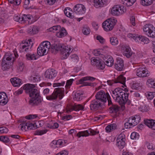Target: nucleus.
I'll use <instances>...</instances> for the list:
<instances>
[{
	"mask_svg": "<svg viewBox=\"0 0 155 155\" xmlns=\"http://www.w3.org/2000/svg\"><path fill=\"white\" fill-rule=\"evenodd\" d=\"M23 89L31 97L29 101L30 105H36L41 103V100L39 91L35 88V85L30 84H25Z\"/></svg>",
	"mask_w": 155,
	"mask_h": 155,
	"instance_id": "f257e3e1",
	"label": "nucleus"
},
{
	"mask_svg": "<svg viewBox=\"0 0 155 155\" xmlns=\"http://www.w3.org/2000/svg\"><path fill=\"white\" fill-rule=\"evenodd\" d=\"M129 94L126 93L122 89L118 87L112 91V96L114 99L120 104H127L128 105L133 104H131V100L128 99Z\"/></svg>",
	"mask_w": 155,
	"mask_h": 155,
	"instance_id": "f03ea898",
	"label": "nucleus"
},
{
	"mask_svg": "<svg viewBox=\"0 0 155 155\" xmlns=\"http://www.w3.org/2000/svg\"><path fill=\"white\" fill-rule=\"evenodd\" d=\"M53 48L56 51L59 50L64 55L63 58L65 59L66 58L69 56L70 53L72 51L71 48L60 44L54 45Z\"/></svg>",
	"mask_w": 155,
	"mask_h": 155,
	"instance_id": "7ed1b4c3",
	"label": "nucleus"
},
{
	"mask_svg": "<svg viewBox=\"0 0 155 155\" xmlns=\"http://www.w3.org/2000/svg\"><path fill=\"white\" fill-rule=\"evenodd\" d=\"M64 89L62 87L55 88L53 92L49 96H46V98L48 100H53L57 99L58 97L59 99H61L64 96Z\"/></svg>",
	"mask_w": 155,
	"mask_h": 155,
	"instance_id": "20e7f679",
	"label": "nucleus"
},
{
	"mask_svg": "<svg viewBox=\"0 0 155 155\" xmlns=\"http://www.w3.org/2000/svg\"><path fill=\"white\" fill-rule=\"evenodd\" d=\"M51 47L50 43L48 41H43L37 48V53L40 56L47 54Z\"/></svg>",
	"mask_w": 155,
	"mask_h": 155,
	"instance_id": "39448f33",
	"label": "nucleus"
},
{
	"mask_svg": "<svg viewBox=\"0 0 155 155\" xmlns=\"http://www.w3.org/2000/svg\"><path fill=\"white\" fill-rule=\"evenodd\" d=\"M140 120V117L139 115L131 117L128 119L127 122L125 123L124 127L126 129L132 128L137 124Z\"/></svg>",
	"mask_w": 155,
	"mask_h": 155,
	"instance_id": "423d86ee",
	"label": "nucleus"
},
{
	"mask_svg": "<svg viewBox=\"0 0 155 155\" xmlns=\"http://www.w3.org/2000/svg\"><path fill=\"white\" fill-rule=\"evenodd\" d=\"M117 21V20L116 19L109 18L103 22L102 27L105 31H110L112 30Z\"/></svg>",
	"mask_w": 155,
	"mask_h": 155,
	"instance_id": "0eeeda50",
	"label": "nucleus"
},
{
	"mask_svg": "<svg viewBox=\"0 0 155 155\" xmlns=\"http://www.w3.org/2000/svg\"><path fill=\"white\" fill-rule=\"evenodd\" d=\"M143 30L145 34L148 37L155 38V28L151 24H147L143 27Z\"/></svg>",
	"mask_w": 155,
	"mask_h": 155,
	"instance_id": "6e6552de",
	"label": "nucleus"
},
{
	"mask_svg": "<svg viewBox=\"0 0 155 155\" xmlns=\"http://www.w3.org/2000/svg\"><path fill=\"white\" fill-rule=\"evenodd\" d=\"M126 10L124 7L120 5L114 6L111 9V13L114 16H119L124 14Z\"/></svg>",
	"mask_w": 155,
	"mask_h": 155,
	"instance_id": "1a4fd4ad",
	"label": "nucleus"
},
{
	"mask_svg": "<svg viewBox=\"0 0 155 155\" xmlns=\"http://www.w3.org/2000/svg\"><path fill=\"white\" fill-rule=\"evenodd\" d=\"M104 102H102L95 99L91 101L90 105V108L92 110H96L101 109L102 108L103 105H104Z\"/></svg>",
	"mask_w": 155,
	"mask_h": 155,
	"instance_id": "9d476101",
	"label": "nucleus"
},
{
	"mask_svg": "<svg viewBox=\"0 0 155 155\" xmlns=\"http://www.w3.org/2000/svg\"><path fill=\"white\" fill-rule=\"evenodd\" d=\"M13 58L12 54L9 52L6 53L3 58L2 62V65L4 68L9 67V65H10L13 64V63L7 61H8L12 60V58Z\"/></svg>",
	"mask_w": 155,
	"mask_h": 155,
	"instance_id": "9b49d317",
	"label": "nucleus"
},
{
	"mask_svg": "<svg viewBox=\"0 0 155 155\" xmlns=\"http://www.w3.org/2000/svg\"><path fill=\"white\" fill-rule=\"evenodd\" d=\"M96 79V78L94 77L91 76H86L82 78L79 81V83L78 84H83V86H93L94 84L92 83H89L88 82H85L86 81H94Z\"/></svg>",
	"mask_w": 155,
	"mask_h": 155,
	"instance_id": "f8f14e48",
	"label": "nucleus"
},
{
	"mask_svg": "<svg viewBox=\"0 0 155 155\" xmlns=\"http://www.w3.org/2000/svg\"><path fill=\"white\" fill-rule=\"evenodd\" d=\"M21 124L18 127H20L21 130L26 131L28 129L31 130L35 129L34 124L30 123V122H26L24 120L21 121Z\"/></svg>",
	"mask_w": 155,
	"mask_h": 155,
	"instance_id": "ddd939ff",
	"label": "nucleus"
},
{
	"mask_svg": "<svg viewBox=\"0 0 155 155\" xmlns=\"http://www.w3.org/2000/svg\"><path fill=\"white\" fill-rule=\"evenodd\" d=\"M126 79V78L123 75H120L116 79L108 80L107 82L108 84L110 85H112L114 83H120L124 86L126 87L125 85Z\"/></svg>",
	"mask_w": 155,
	"mask_h": 155,
	"instance_id": "4468645a",
	"label": "nucleus"
},
{
	"mask_svg": "<svg viewBox=\"0 0 155 155\" xmlns=\"http://www.w3.org/2000/svg\"><path fill=\"white\" fill-rule=\"evenodd\" d=\"M125 135L124 134H120L117 138L116 145L120 149H122L125 145Z\"/></svg>",
	"mask_w": 155,
	"mask_h": 155,
	"instance_id": "2eb2a0df",
	"label": "nucleus"
},
{
	"mask_svg": "<svg viewBox=\"0 0 155 155\" xmlns=\"http://www.w3.org/2000/svg\"><path fill=\"white\" fill-rule=\"evenodd\" d=\"M57 72L54 68H48L45 72V77L48 79H52L55 77Z\"/></svg>",
	"mask_w": 155,
	"mask_h": 155,
	"instance_id": "dca6fc26",
	"label": "nucleus"
},
{
	"mask_svg": "<svg viewBox=\"0 0 155 155\" xmlns=\"http://www.w3.org/2000/svg\"><path fill=\"white\" fill-rule=\"evenodd\" d=\"M99 133V131H95L92 129H89L82 131L79 132L77 134V136L79 137H87L89 134H91L92 135H94Z\"/></svg>",
	"mask_w": 155,
	"mask_h": 155,
	"instance_id": "f3484780",
	"label": "nucleus"
},
{
	"mask_svg": "<svg viewBox=\"0 0 155 155\" xmlns=\"http://www.w3.org/2000/svg\"><path fill=\"white\" fill-rule=\"evenodd\" d=\"M107 94H106L105 92L103 91H101L98 92L95 95L96 99L98 100L104 104L107 102V97L108 96Z\"/></svg>",
	"mask_w": 155,
	"mask_h": 155,
	"instance_id": "a211bd4d",
	"label": "nucleus"
},
{
	"mask_svg": "<svg viewBox=\"0 0 155 155\" xmlns=\"http://www.w3.org/2000/svg\"><path fill=\"white\" fill-rule=\"evenodd\" d=\"M91 63L92 65L96 67L102 68H104L105 67L104 62L101 61L100 60L95 57L92 58L91 59Z\"/></svg>",
	"mask_w": 155,
	"mask_h": 155,
	"instance_id": "6ab92c4d",
	"label": "nucleus"
},
{
	"mask_svg": "<svg viewBox=\"0 0 155 155\" xmlns=\"http://www.w3.org/2000/svg\"><path fill=\"white\" fill-rule=\"evenodd\" d=\"M150 73V72L146 68H138L136 72L137 75L140 77L148 76Z\"/></svg>",
	"mask_w": 155,
	"mask_h": 155,
	"instance_id": "aec40b11",
	"label": "nucleus"
},
{
	"mask_svg": "<svg viewBox=\"0 0 155 155\" xmlns=\"http://www.w3.org/2000/svg\"><path fill=\"white\" fill-rule=\"evenodd\" d=\"M74 9L76 13L81 15L84 14L86 11L85 6L82 4L76 5L74 6Z\"/></svg>",
	"mask_w": 155,
	"mask_h": 155,
	"instance_id": "412c9836",
	"label": "nucleus"
},
{
	"mask_svg": "<svg viewBox=\"0 0 155 155\" xmlns=\"http://www.w3.org/2000/svg\"><path fill=\"white\" fill-rule=\"evenodd\" d=\"M31 48L30 43L27 41L21 44L19 49L21 52H28L30 50Z\"/></svg>",
	"mask_w": 155,
	"mask_h": 155,
	"instance_id": "4be33fe9",
	"label": "nucleus"
},
{
	"mask_svg": "<svg viewBox=\"0 0 155 155\" xmlns=\"http://www.w3.org/2000/svg\"><path fill=\"white\" fill-rule=\"evenodd\" d=\"M32 16L30 15H24L21 16V20L22 23L25 22L27 24H30L32 22Z\"/></svg>",
	"mask_w": 155,
	"mask_h": 155,
	"instance_id": "5701e85b",
	"label": "nucleus"
},
{
	"mask_svg": "<svg viewBox=\"0 0 155 155\" xmlns=\"http://www.w3.org/2000/svg\"><path fill=\"white\" fill-rule=\"evenodd\" d=\"M8 98L5 93L2 92H0V104L1 105H5L7 103Z\"/></svg>",
	"mask_w": 155,
	"mask_h": 155,
	"instance_id": "b1692460",
	"label": "nucleus"
},
{
	"mask_svg": "<svg viewBox=\"0 0 155 155\" xmlns=\"http://www.w3.org/2000/svg\"><path fill=\"white\" fill-rule=\"evenodd\" d=\"M10 81L14 87L19 86L22 84L21 80L17 78H14L10 79Z\"/></svg>",
	"mask_w": 155,
	"mask_h": 155,
	"instance_id": "393cba45",
	"label": "nucleus"
},
{
	"mask_svg": "<svg viewBox=\"0 0 155 155\" xmlns=\"http://www.w3.org/2000/svg\"><path fill=\"white\" fill-rule=\"evenodd\" d=\"M144 123L150 128L155 130V120L153 119L145 120Z\"/></svg>",
	"mask_w": 155,
	"mask_h": 155,
	"instance_id": "a878e982",
	"label": "nucleus"
},
{
	"mask_svg": "<svg viewBox=\"0 0 155 155\" xmlns=\"http://www.w3.org/2000/svg\"><path fill=\"white\" fill-rule=\"evenodd\" d=\"M122 51L123 55L127 58H129L132 54V52L131 51L129 47L123 48Z\"/></svg>",
	"mask_w": 155,
	"mask_h": 155,
	"instance_id": "bb28decb",
	"label": "nucleus"
},
{
	"mask_svg": "<svg viewBox=\"0 0 155 155\" xmlns=\"http://www.w3.org/2000/svg\"><path fill=\"white\" fill-rule=\"evenodd\" d=\"M84 107L81 104H75L72 106V108L68 110H67V112H70L73 111V110L78 111L80 110H84Z\"/></svg>",
	"mask_w": 155,
	"mask_h": 155,
	"instance_id": "cd10ccee",
	"label": "nucleus"
},
{
	"mask_svg": "<svg viewBox=\"0 0 155 155\" xmlns=\"http://www.w3.org/2000/svg\"><path fill=\"white\" fill-rule=\"evenodd\" d=\"M135 41H140L141 43L145 44H147L149 42V40L148 38L144 36H138L137 37L134 38Z\"/></svg>",
	"mask_w": 155,
	"mask_h": 155,
	"instance_id": "c85d7f7f",
	"label": "nucleus"
},
{
	"mask_svg": "<svg viewBox=\"0 0 155 155\" xmlns=\"http://www.w3.org/2000/svg\"><path fill=\"white\" fill-rule=\"evenodd\" d=\"M107 0H94V6L97 8L102 7L106 3Z\"/></svg>",
	"mask_w": 155,
	"mask_h": 155,
	"instance_id": "c756f323",
	"label": "nucleus"
},
{
	"mask_svg": "<svg viewBox=\"0 0 155 155\" xmlns=\"http://www.w3.org/2000/svg\"><path fill=\"white\" fill-rule=\"evenodd\" d=\"M38 30L37 26H31L28 28V33L30 34L33 35L38 32Z\"/></svg>",
	"mask_w": 155,
	"mask_h": 155,
	"instance_id": "7c9ffc66",
	"label": "nucleus"
},
{
	"mask_svg": "<svg viewBox=\"0 0 155 155\" xmlns=\"http://www.w3.org/2000/svg\"><path fill=\"white\" fill-rule=\"evenodd\" d=\"M147 84L149 87L155 89V79L150 78L147 80Z\"/></svg>",
	"mask_w": 155,
	"mask_h": 155,
	"instance_id": "2f4dec72",
	"label": "nucleus"
},
{
	"mask_svg": "<svg viewBox=\"0 0 155 155\" xmlns=\"http://www.w3.org/2000/svg\"><path fill=\"white\" fill-rule=\"evenodd\" d=\"M67 34V32L65 29L64 28H61L60 31L58 33L56 34L57 37L61 38L66 36Z\"/></svg>",
	"mask_w": 155,
	"mask_h": 155,
	"instance_id": "473e14b6",
	"label": "nucleus"
},
{
	"mask_svg": "<svg viewBox=\"0 0 155 155\" xmlns=\"http://www.w3.org/2000/svg\"><path fill=\"white\" fill-rule=\"evenodd\" d=\"M117 125L115 124H113L107 126L105 128V130L107 132H110L112 130L116 129Z\"/></svg>",
	"mask_w": 155,
	"mask_h": 155,
	"instance_id": "72a5a7b5",
	"label": "nucleus"
},
{
	"mask_svg": "<svg viewBox=\"0 0 155 155\" xmlns=\"http://www.w3.org/2000/svg\"><path fill=\"white\" fill-rule=\"evenodd\" d=\"M72 12L71 8L69 7L66 8L64 10V13L65 15L68 17L73 18H74V16L72 15Z\"/></svg>",
	"mask_w": 155,
	"mask_h": 155,
	"instance_id": "f704fd0d",
	"label": "nucleus"
},
{
	"mask_svg": "<svg viewBox=\"0 0 155 155\" xmlns=\"http://www.w3.org/2000/svg\"><path fill=\"white\" fill-rule=\"evenodd\" d=\"M83 94L79 92L75 93L73 96V99L74 100L77 101H81L82 99Z\"/></svg>",
	"mask_w": 155,
	"mask_h": 155,
	"instance_id": "c9c22d12",
	"label": "nucleus"
},
{
	"mask_svg": "<svg viewBox=\"0 0 155 155\" xmlns=\"http://www.w3.org/2000/svg\"><path fill=\"white\" fill-rule=\"evenodd\" d=\"M136 1V0H122V4L127 6L132 5Z\"/></svg>",
	"mask_w": 155,
	"mask_h": 155,
	"instance_id": "e433bc0d",
	"label": "nucleus"
},
{
	"mask_svg": "<svg viewBox=\"0 0 155 155\" xmlns=\"http://www.w3.org/2000/svg\"><path fill=\"white\" fill-rule=\"evenodd\" d=\"M61 27L59 25L54 26L49 29V31L56 34L58 33L61 30Z\"/></svg>",
	"mask_w": 155,
	"mask_h": 155,
	"instance_id": "4c0bfd02",
	"label": "nucleus"
},
{
	"mask_svg": "<svg viewBox=\"0 0 155 155\" xmlns=\"http://www.w3.org/2000/svg\"><path fill=\"white\" fill-rule=\"evenodd\" d=\"M30 80L33 82H37L40 80V77L38 73H36L33 76H31L30 78Z\"/></svg>",
	"mask_w": 155,
	"mask_h": 155,
	"instance_id": "58836bf2",
	"label": "nucleus"
},
{
	"mask_svg": "<svg viewBox=\"0 0 155 155\" xmlns=\"http://www.w3.org/2000/svg\"><path fill=\"white\" fill-rule=\"evenodd\" d=\"M109 109L111 113L116 114L119 111V107L116 105L112 104Z\"/></svg>",
	"mask_w": 155,
	"mask_h": 155,
	"instance_id": "ea45409f",
	"label": "nucleus"
},
{
	"mask_svg": "<svg viewBox=\"0 0 155 155\" xmlns=\"http://www.w3.org/2000/svg\"><path fill=\"white\" fill-rule=\"evenodd\" d=\"M110 44L113 45H116L119 43L118 39L115 36H112L110 37Z\"/></svg>",
	"mask_w": 155,
	"mask_h": 155,
	"instance_id": "a19ab883",
	"label": "nucleus"
},
{
	"mask_svg": "<svg viewBox=\"0 0 155 155\" xmlns=\"http://www.w3.org/2000/svg\"><path fill=\"white\" fill-rule=\"evenodd\" d=\"M114 60L112 57H109L104 63L107 67H111L113 64Z\"/></svg>",
	"mask_w": 155,
	"mask_h": 155,
	"instance_id": "79ce46f5",
	"label": "nucleus"
},
{
	"mask_svg": "<svg viewBox=\"0 0 155 155\" xmlns=\"http://www.w3.org/2000/svg\"><path fill=\"white\" fill-rule=\"evenodd\" d=\"M104 51L103 49H96L94 50L92 53L94 55L100 57L101 54L104 53Z\"/></svg>",
	"mask_w": 155,
	"mask_h": 155,
	"instance_id": "37998d69",
	"label": "nucleus"
},
{
	"mask_svg": "<svg viewBox=\"0 0 155 155\" xmlns=\"http://www.w3.org/2000/svg\"><path fill=\"white\" fill-rule=\"evenodd\" d=\"M90 30L88 26L86 25L84 26L82 32L84 35H88L90 33Z\"/></svg>",
	"mask_w": 155,
	"mask_h": 155,
	"instance_id": "c03bdc74",
	"label": "nucleus"
},
{
	"mask_svg": "<svg viewBox=\"0 0 155 155\" xmlns=\"http://www.w3.org/2000/svg\"><path fill=\"white\" fill-rule=\"evenodd\" d=\"M26 59L29 60H35L37 59L35 55L33 54L28 53L26 55Z\"/></svg>",
	"mask_w": 155,
	"mask_h": 155,
	"instance_id": "a18cd8bd",
	"label": "nucleus"
},
{
	"mask_svg": "<svg viewBox=\"0 0 155 155\" xmlns=\"http://www.w3.org/2000/svg\"><path fill=\"white\" fill-rule=\"evenodd\" d=\"M141 1L142 5L143 6H149L153 2V0H141Z\"/></svg>",
	"mask_w": 155,
	"mask_h": 155,
	"instance_id": "49530a36",
	"label": "nucleus"
},
{
	"mask_svg": "<svg viewBox=\"0 0 155 155\" xmlns=\"http://www.w3.org/2000/svg\"><path fill=\"white\" fill-rule=\"evenodd\" d=\"M145 95L148 99L151 100L153 98L155 95V92H148L145 93Z\"/></svg>",
	"mask_w": 155,
	"mask_h": 155,
	"instance_id": "de8ad7c7",
	"label": "nucleus"
},
{
	"mask_svg": "<svg viewBox=\"0 0 155 155\" xmlns=\"http://www.w3.org/2000/svg\"><path fill=\"white\" fill-rule=\"evenodd\" d=\"M117 67L118 68H123L124 66V61L122 59L119 58L117 59Z\"/></svg>",
	"mask_w": 155,
	"mask_h": 155,
	"instance_id": "09e8293b",
	"label": "nucleus"
},
{
	"mask_svg": "<svg viewBox=\"0 0 155 155\" xmlns=\"http://www.w3.org/2000/svg\"><path fill=\"white\" fill-rule=\"evenodd\" d=\"M74 81V80L73 79H71L67 81L66 84L65 86L66 89H68L70 87Z\"/></svg>",
	"mask_w": 155,
	"mask_h": 155,
	"instance_id": "8fccbe9b",
	"label": "nucleus"
},
{
	"mask_svg": "<svg viewBox=\"0 0 155 155\" xmlns=\"http://www.w3.org/2000/svg\"><path fill=\"white\" fill-rule=\"evenodd\" d=\"M47 131L48 130L46 129L40 130H36L35 133V135H41L45 134Z\"/></svg>",
	"mask_w": 155,
	"mask_h": 155,
	"instance_id": "3c124183",
	"label": "nucleus"
},
{
	"mask_svg": "<svg viewBox=\"0 0 155 155\" xmlns=\"http://www.w3.org/2000/svg\"><path fill=\"white\" fill-rule=\"evenodd\" d=\"M0 140L5 143H8L10 141L9 138L6 136H0Z\"/></svg>",
	"mask_w": 155,
	"mask_h": 155,
	"instance_id": "603ef678",
	"label": "nucleus"
},
{
	"mask_svg": "<svg viewBox=\"0 0 155 155\" xmlns=\"http://www.w3.org/2000/svg\"><path fill=\"white\" fill-rule=\"evenodd\" d=\"M58 0H45V2L48 5H51L54 4Z\"/></svg>",
	"mask_w": 155,
	"mask_h": 155,
	"instance_id": "864d4df0",
	"label": "nucleus"
},
{
	"mask_svg": "<svg viewBox=\"0 0 155 155\" xmlns=\"http://www.w3.org/2000/svg\"><path fill=\"white\" fill-rule=\"evenodd\" d=\"M138 134L135 132H132L131 133L130 136V138L132 139H134L138 138Z\"/></svg>",
	"mask_w": 155,
	"mask_h": 155,
	"instance_id": "5fc2aeb1",
	"label": "nucleus"
},
{
	"mask_svg": "<svg viewBox=\"0 0 155 155\" xmlns=\"http://www.w3.org/2000/svg\"><path fill=\"white\" fill-rule=\"evenodd\" d=\"M65 84V82L63 81L61 83H56L53 84V86L54 87L63 86Z\"/></svg>",
	"mask_w": 155,
	"mask_h": 155,
	"instance_id": "6e6d98bb",
	"label": "nucleus"
},
{
	"mask_svg": "<svg viewBox=\"0 0 155 155\" xmlns=\"http://www.w3.org/2000/svg\"><path fill=\"white\" fill-rule=\"evenodd\" d=\"M71 58L72 61H77L78 59V57L77 55L75 54H72L71 56Z\"/></svg>",
	"mask_w": 155,
	"mask_h": 155,
	"instance_id": "4d7b16f0",
	"label": "nucleus"
},
{
	"mask_svg": "<svg viewBox=\"0 0 155 155\" xmlns=\"http://www.w3.org/2000/svg\"><path fill=\"white\" fill-rule=\"evenodd\" d=\"M37 117V116L36 114L35 115H29L28 116H26L25 118L26 119L30 120L35 118Z\"/></svg>",
	"mask_w": 155,
	"mask_h": 155,
	"instance_id": "13d9d810",
	"label": "nucleus"
},
{
	"mask_svg": "<svg viewBox=\"0 0 155 155\" xmlns=\"http://www.w3.org/2000/svg\"><path fill=\"white\" fill-rule=\"evenodd\" d=\"M21 18V17L19 16L16 15L14 16V19L15 21L22 23Z\"/></svg>",
	"mask_w": 155,
	"mask_h": 155,
	"instance_id": "bf43d9fd",
	"label": "nucleus"
},
{
	"mask_svg": "<svg viewBox=\"0 0 155 155\" xmlns=\"http://www.w3.org/2000/svg\"><path fill=\"white\" fill-rule=\"evenodd\" d=\"M8 129L6 127H0V131L1 133H6L8 131Z\"/></svg>",
	"mask_w": 155,
	"mask_h": 155,
	"instance_id": "052dcab7",
	"label": "nucleus"
},
{
	"mask_svg": "<svg viewBox=\"0 0 155 155\" xmlns=\"http://www.w3.org/2000/svg\"><path fill=\"white\" fill-rule=\"evenodd\" d=\"M130 22L131 25L133 26H134L136 25L135 18L134 16H132L130 17Z\"/></svg>",
	"mask_w": 155,
	"mask_h": 155,
	"instance_id": "680f3d73",
	"label": "nucleus"
},
{
	"mask_svg": "<svg viewBox=\"0 0 155 155\" xmlns=\"http://www.w3.org/2000/svg\"><path fill=\"white\" fill-rule=\"evenodd\" d=\"M96 38L97 40H99L101 43L103 44L105 42V39L100 36H97L96 37Z\"/></svg>",
	"mask_w": 155,
	"mask_h": 155,
	"instance_id": "e2e57ef3",
	"label": "nucleus"
},
{
	"mask_svg": "<svg viewBox=\"0 0 155 155\" xmlns=\"http://www.w3.org/2000/svg\"><path fill=\"white\" fill-rule=\"evenodd\" d=\"M63 141L64 140H58L57 141V144L56 146H55V147H59L60 145H62Z\"/></svg>",
	"mask_w": 155,
	"mask_h": 155,
	"instance_id": "0e129e2a",
	"label": "nucleus"
},
{
	"mask_svg": "<svg viewBox=\"0 0 155 155\" xmlns=\"http://www.w3.org/2000/svg\"><path fill=\"white\" fill-rule=\"evenodd\" d=\"M140 110L143 112H147L148 110V107L146 106H143L139 108Z\"/></svg>",
	"mask_w": 155,
	"mask_h": 155,
	"instance_id": "69168bd1",
	"label": "nucleus"
},
{
	"mask_svg": "<svg viewBox=\"0 0 155 155\" xmlns=\"http://www.w3.org/2000/svg\"><path fill=\"white\" fill-rule=\"evenodd\" d=\"M139 86V84L137 83H134L132 85V87L134 89H137Z\"/></svg>",
	"mask_w": 155,
	"mask_h": 155,
	"instance_id": "338daca9",
	"label": "nucleus"
},
{
	"mask_svg": "<svg viewBox=\"0 0 155 155\" xmlns=\"http://www.w3.org/2000/svg\"><path fill=\"white\" fill-rule=\"evenodd\" d=\"M58 154L60 155H68V153L66 150H64L61 151L59 153H58Z\"/></svg>",
	"mask_w": 155,
	"mask_h": 155,
	"instance_id": "774afa93",
	"label": "nucleus"
}]
</instances>
